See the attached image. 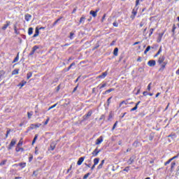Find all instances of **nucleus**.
<instances>
[{"instance_id": "nucleus-1", "label": "nucleus", "mask_w": 179, "mask_h": 179, "mask_svg": "<svg viewBox=\"0 0 179 179\" xmlns=\"http://www.w3.org/2000/svg\"><path fill=\"white\" fill-rule=\"evenodd\" d=\"M92 114H93V112L92 110H90L87 115L83 116V121H86V120H87L88 118H90V117L92 116Z\"/></svg>"}, {"instance_id": "nucleus-2", "label": "nucleus", "mask_w": 179, "mask_h": 179, "mask_svg": "<svg viewBox=\"0 0 179 179\" xmlns=\"http://www.w3.org/2000/svg\"><path fill=\"white\" fill-rule=\"evenodd\" d=\"M107 75H108V73L107 71H105L101 75L98 76L96 77V79H104V78H106V76H107Z\"/></svg>"}, {"instance_id": "nucleus-3", "label": "nucleus", "mask_w": 179, "mask_h": 179, "mask_svg": "<svg viewBox=\"0 0 179 179\" xmlns=\"http://www.w3.org/2000/svg\"><path fill=\"white\" fill-rule=\"evenodd\" d=\"M15 145H16V140L13 139L10 143V145H8V150H10V149H12V148H13V146H15Z\"/></svg>"}, {"instance_id": "nucleus-4", "label": "nucleus", "mask_w": 179, "mask_h": 179, "mask_svg": "<svg viewBox=\"0 0 179 179\" xmlns=\"http://www.w3.org/2000/svg\"><path fill=\"white\" fill-rule=\"evenodd\" d=\"M166 59V57L164 56H161L158 59V63L159 65H162L164 62V60Z\"/></svg>"}, {"instance_id": "nucleus-5", "label": "nucleus", "mask_w": 179, "mask_h": 179, "mask_svg": "<svg viewBox=\"0 0 179 179\" xmlns=\"http://www.w3.org/2000/svg\"><path fill=\"white\" fill-rule=\"evenodd\" d=\"M100 152H101V150H98V148H96L93 152H92V156L96 157L97 156Z\"/></svg>"}, {"instance_id": "nucleus-6", "label": "nucleus", "mask_w": 179, "mask_h": 179, "mask_svg": "<svg viewBox=\"0 0 179 179\" xmlns=\"http://www.w3.org/2000/svg\"><path fill=\"white\" fill-rule=\"evenodd\" d=\"M166 65H167V62H166L161 64V68L159 69L160 72H163V71H164V68H166Z\"/></svg>"}, {"instance_id": "nucleus-7", "label": "nucleus", "mask_w": 179, "mask_h": 179, "mask_svg": "<svg viewBox=\"0 0 179 179\" xmlns=\"http://www.w3.org/2000/svg\"><path fill=\"white\" fill-rule=\"evenodd\" d=\"M148 66H155V65H156V61H155V60H150L148 62Z\"/></svg>"}, {"instance_id": "nucleus-8", "label": "nucleus", "mask_w": 179, "mask_h": 179, "mask_svg": "<svg viewBox=\"0 0 179 179\" xmlns=\"http://www.w3.org/2000/svg\"><path fill=\"white\" fill-rule=\"evenodd\" d=\"M84 160H85V157H81L80 158H79L77 162L78 166H80V164L83 163Z\"/></svg>"}, {"instance_id": "nucleus-9", "label": "nucleus", "mask_w": 179, "mask_h": 179, "mask_svg": "<svg viewBox=\"0 0 179 179\" xmlns=\"http://www.w3.org/2000/svg\"><path fill=\"white\" fill-rule=\"evenodd\" d=\"M10 24V22L7 21L6 24H3V26L2 27V30H6V29H8V27Z\"/></svg>"}, {"instance_id": "nucleus-10", "label": "nucleus", "mask_w": 179, "mask_h": 179, "mask_svg": "<svg viewBox=\"0 0 179 179\" xmlns=\"http://www.w3.org/2000/svg\"><path fill=\"white\" fill-rule=\"evenodd\" d=\"M163 36H164V33H162L159 34L158 38L157 40V43H160L162 41V38H163Z\"/></svg>"}, {"instance_id": "nucleus-11", "label": "nucleus", "mask_w": 179, "mask_h": 179, "mask_svg": "<svg viewBox=\"0 0 179 179\" xmlns=\"http://www.w3.org/2000/svg\"><path fill=\"white\" fill-rule=\"evenodd\" d=\"M101 142H103V136H100L99 138L96 140L95 145H100Z\"/></svg>"}, {"instance_id": "nucleus-12", "label": "nucleus", "mask_w": 179, "mask_h": 179, "mask_svg": "<svg viewBox=\"0 0 179 179\" xmlns=\"http://www.w3.org/2000/svg\"><path fill=\"white\" fill-rule=\"evenodd\" d=\"M135 162V157L132 156L130 157V159H129V161L127 162V163L129 164H132V163Z\"/></svg>"}, {"instance_id": "nucleus-13", "label": "nucleus", "mask_w": 179, "mask_h": 179, "mask_svg": "<svg viewBox=\"0 0 179 179\" xmlns=\"http://www.w3.org/2000/svg\"><path fill=\"white\" fill-rule=\"evenodd\" d=\"M55 146H57V143L52 142L50 144V149H51V150H54V149H55Z\"/></svg>"}, {"instance_id": "nucleus-14", "label": "nucleus", "mask_w": 179, "mask_h": 179, "mask_svg": "<svg viewBox=\"0 0 179 179\" xmlns=\"http://www.w3.org/2000/svg\"><path fill=\"white\" fill-rule=\"evenodd\" d=\"M90 15H92V16H93V17H96V16H97V10L96 11L91 10L90 12Z\"/></svg>"}, {"instance_id": "nucleus-15", "label": "nucleus", "mask_w": 179, "mask_h": 179, "mask_svg": "<svg viewBox=\"0 0 179 179\" xmlns=\"http://www.w3.org/2000/svg\"><path fill=\"white\" fill-rule=\"evenodd\" d=\"M30 19H31V15H29V14L25 15V20H27V22H29Z\"/></svg>"}, {"instance_id": "nucleus-16", "label": "nucleus", "mask_w": 179, "mask_h": 179, "mask_svg": "<svg viewBox=\"0 0 179 179\" xmlns=\"http://www.w3.org/2000/svg\"><path fill=\"white\" fill-rule=\"evenodd\" d=\"M99 162H100V158H95L94 159V166H97V164H99Z\"/></svg>"}, {"instance_id": "nucleus-17", "label": "nucleus", "mask_w": 179, "mask_h": 179, "mask_svg": "<svg viewBox=\"0 0 179 179\" xmlns=\"http://www.w3.org/2000/svg\"><path fill=\"white\" fill-rule=\"evenodd\" d=\"M39 34V31H38V28H36V31L35 34H34L33 37L36 38L38 36Z\"/></svg>"}, {"instance_id": "nucleus-18", "label": "nucleus", "mask_w": 179, "mask_h": 179, "mask_svg": "<svg viewBox=\"0 0 179 179\" xmlns=\"http://www.w3.org/2000/svg\"><path fill=\"white\" fill-rule=\"evenodd\" d=\"M85 20H86V17L85 16H83L79 21V23H85Z\"/></svg>"}, {"instance_id": "nucleus-19", "label": "nucleus", "mask_w": 179, "mask_h": 179, "mask_svg": "<svg viewBox=\"0 0 179 179\" xmlns=\"http://www.w3.org/2000/svg\"><path fill=\"white\" fill-rule=\"evenodd\" d=\"M113 55L117 57V55H118V48H116L114 49V51H113Z\"/></svg>"}, {"instance_id": "nucleus-20", "label": "nucleus", "mask_w": 179, "mask_h": 179, "mask_svg": "<svg viewBox=\"0 0 179 179\" xmlns=\"http://www.w3.org/2000/svg\"><path fill=\"white\" fill-rule=\"evenodd\" d=\"M22 145H23V138H20V140L17 144V147L20 148V146H22Z\"/></svg>"}, {"instance_id": "nucleus-21", "label": "nucleus", "mask_w": 179, "mask_h": 179, "mask_svg": "<svg viewBox=\"0 0 179 179\" xmlns=\"http://www.w3.org/2000/svg\"><path fill=\"white\" fill-rule=\"evenodd\" d=\"M27 83V82H26V81H22V83H20V84L18 85V86H20V89H22V86H24V85H26Z\"/></svg>"}, {"instance_id": "nucleus-22", "label": "nucleus", "mask_w": 179, "mask_h": 179, "mask_svg": "<svg viewBox=\"0 0 179 179\" xmlns=\"http://www.w3.org/2000/svg\"><path fill=\"white\" fill-rule=\"evenodd\" d=\"M28 34L29 36H31V34H33V28L32 27L29 28Z\"/></svg>"}, {"instance_id": "nucleus-23", "label": "nucleus", "mask_w": 179, "mask_h": 179, "mask_svg": "<svg viewBox=\"0 0 179 179\" xmlns=\"http://www.w3.org/2000/svg\"><path fill=\"white\" fill-rule=\"evenodd\" d=\"M31 76H33V73L31 72H29L27 74V79H30V78H31Z\"/></svg>"}, {"instance_id": "nucleus-24", "label": "nucleus", "mask_w": 179, "mask_h": 179, "mask_svg": "<svg viewBox=\"0 0 179 179\" xmlns=\"http://www.w3.org/2000/svg\"><path fill=\"white\" fill-rule=\"evenodd\" d=\"M38 46H37V45H35V46H34L33 48H32V51L33 52H36V51H37V50H38Z\"/></svg>"}, {"instance_id": "nucleus-25", "label": "nucleus", "mask_w": 179, "mask_h": 179, "mask_svg": "<svg viewBox=\"0 0 179 179\" xmlns=\"http://www.w3.org/2000/svg\"><path fill=\"white\" fill-rule=\"evenodd\" d=\"M150 51V46H148L145 50L144 51V54H148Z\"/></svg>"}, {"instance_id": "nucleus-26", "label": "nucleus", "mask_w": 179, "mask_h": 179, "mask_svg": "<svg viewBox=\"0 0 179 179\" xmlns=\"http://www.w3.org/2000/svg\"><path fill=\"white\" fill-rule=\"evenodd\" d=\"M139 145V141H134V143H133V146H134V148H138Z\"/></svg>"}, {"instance_id": "nucleus-27", "label": "nucleus", "mask_w": 179, "mask_h": 179, "mask_svg": "<svg viewBox=\"0 0 179 179\" xmlns=\"http://www.w3.org/2000/svg\"><path fill=\"white\" fill-rule=\"evenodd\" d=\"M27 115H28L29 120H30V118H31V116L33 115V112H28Z\"/></svg>"}, {"instance_id": "nucleus-28", "label": "nucleus", "mask_w": 179, "mask_h": 179, "mask_svg": "<svg viewBox=\"0 0 179 179\" xmlns=\"http://www.w3.org/2000/svg\"><path fill=\"white\" fill-rule=\"evenodd\" d=\"M57 103H55V104H54L53 106L49 107V108L48 109V111H50V110H52V108H55V107H57Z\"/></svg>"}, {"instance_id": "nucleus-29", "label": "nucleus", "mask_w": 179, "mask_h": 179, "mask_svg": "<svg viewBox=\"0 0 179 179\" xmlns=\"http://www.w3.org/2000/svg\"><path fill=\"white\" fill-rule=\"evenodd\" d=\"M12 73L13 75H17L19 73V70L15 69Z\"/></svg>"}, {"instance_id": "nucleus-30", "label": "nucleus", "mask_w": 179, "mask_h": 179, "mask_svg": "<svg viewBox=\"0 0 179 179\" xmlns=\"http://www.w3.org/2000/svg\"><path fill=\"white\" fill-rule=\"evenodd\" d=\"M6 162H7L6 159L2 161V162L0 163V166H5V165L6 164Z\"/></svg>"}, {"instance_id": "nucleus-31", "label": "nucleus", "mask_w": 179, "mask_h": 179, "mask_svg": "<svg viewBox=\"0 0 179 179\" xmlns=\"http://www.w3.org/2000/svg\"><path fill=\"white\" fill-rule=\"evenodd\" d=\"M139 2H143V0H136V6H138V5H140Z\"/></svg>"}, {"instance_id": "nucleus-32", "label": "nucleus", "mask_w": 179, "mask_h": 179, "mask_svg": "<svg viewBox=\"0 0 179 179\" xmlns=\"http://www.w3.org/2000/svg\"><path fill=\"white\" fill-rule=\"evenodd\" d=\"M155 31V29L153 28H151L150 29V34H149V36L150 37V36H152L153 34V31Z\"/></svg>"}, {"instance_id": "nucleus-33", "label": "nucleus", "mask_w": 179, "mask_h": 179, "mask_svg": "<svg viewBox=\"0 0 179 179\" xmlns=\"http://www.w3.org/2000/svg\"><path fill=\"white\" fill-rule=\"evenodd\" d=\"M173 162L171 159H169L166 162L164 163V166H167V164H170Z\"/></svg>"}, {"instance_id": "nucleus-34", "label": "nucleus", "mask_w": 179, "mask_h": 179, "mask_svg": "<svg viewBox=\"0 0 179 179\" xmlns=\"http://www.w3.org/2000/svg\"><path fill=\"white\" fill-rule=\"evenodd\" d=\"M111 92H114V89L111 88L105 92V93H111Z\"/></svg>"}, {"instance_id": "nucleus-35", "label": "nucleus", "mask_w": 179, "mask_h": 179, "mask_svg": "<svg viewBox=\"0 0 179 179\" xmlns=\"http://www.w3.org/2000/svg\"><path fill=\"white\" fill-rule=\"evenodd\" d=\"M144 71H145V70L143 69V67H140V68L138 69V72H140V73H143Z\"/></svg>"}, {"instance_id": "nucleus-36", "label": "nucleus", "mask_w": 179, "mask_h": 179, "mask_svg": "<svg viewBox=\"0 0 179 179\" xmlns=\"http://www.w3.org/2000/svg\"><path fill=\"white\" fill-rule=\"evenodd\" d=\"M19 166H20L23 169L24 167H26V163H20Z\"/></svg>"}, {"instance_id": "nucleus-37", "label": "nucleus", "mask_w": 179, "mask_h": 179, "mask_svg": "<svg viewBox=\"0 0 179 179\" xmlns=\"http://www.w3.org/2000/svg\"><path fill=\"white\" fill-rule=\"evenodd\" d=\"M160 52H162V48H159V51L157 52V54L155 55V57H157V55H159Z\"/></svg>"}, {"instance_id": "nucleus-38", "label": "nucleus", "mask_w": 179, "mask_h": 179, "mask_svg": "<svg viewBox=\"0 0 179 179\" xmlns=\"http://www.w3.org/2000/svg\"><path fill=\"white\" fill-rule=\"evenodd\" d=\"M17 61H19V55H17V57L15 58L13 62H17Z\"/></svg>"}, {"instance_id": "nucleus-39", "label": "nucleus", "mask_w": 179, "mask_h": 179, "mask_svg": "<svg viewBox=\"0 0 179 179\" xmlns=\"http://www.w3.org/2000/svg\"><path fill=\"white\" fill-rule=\"evenodd\" d=\"M61 19H62V17H61L60 18H59V19H57L55 22H54V26H55V24H57V23L58 22H59V20H61Z\"/></svg>"}, {"instance_id": "nucleus-40", "label": "nucleus", "mask_w": 179, "mask_h": 179, "mask_svg": "<svg viewBox=\"0 0 179 179\" xmlns=\"http://www.w3.org/2000/svg\"><path fill=\"white\" fill-rule=\"evenodd\" d=\"M89 176H90V173H87V174H85V176H84V177H83V179H87V177H89Z\"/></svg>"}, {"instance_id": "nucleus-41", "label": "nucleus", "mask_w": 179, "mask_h": 179, "mask_svg": "<svg viewBox=\"0 0 179 179\" xmlns=\"http://www.w3.org/2000/svg\"><path fill=\"white\" fill-rule=\"evenodd\" d=\"M103 164H100L99 166H98V167H97V169H98V170H100V169H103Z\"/></svg>"}, {"instance_id": "nucleus-42", "label": "nucleus", "mask_w": 179, "mask_h": 179, "mask_svg": "<svg viewBox=\"0 0 179 179\" xmlns=\"http://www.w3.org/2000/svg\"><path fill=\"white\" fill-rule=\"evenodd\" d=\"M15 150H16V152H20V150L22 152H23V148H16Z\"/></svg>"}, {"instance_id": "nucleus-43", "label": "nucleus", "mask_w": 179, "mask_h": 179, "mask_svg": "<svg viewBox=\"0 0 179 179\" xmlns=\"http://www.w3.org/2000/svg\"><path fill=\"white\" fill-rule=\"evenodd\" d=\"M117 124H118V122H115V123L114 124V125L112 128L113 131H114V129H115V127H117Z\"/></svg>"}, {"instance_id": "nucleus-44", "label": "nucleus", "mask_w": 179, "mask_h": 179, "mask_svg": "<svg viewBox=\"0 0 179 179\" xmlns=\"http://www.w3.org/2000/svg\"><path fill=\"white\" fill-rule=\"evenodd\" d=\"M145 24H146V23L143 22H141L140 23V27H143V26H145Z\"/></svg>"}, {"instance_id": "nucleus-45", "label": "nucleus", "mask_w": 179, "mask_h": 179, "mask_svg": "<svg viewBox=\"0 0 179 179\" xmlns=\"http://www.w3.org/2000/svg\"><path fill=\"white\" fill-rule=\"evenodd\" d=\"M152 85V83H150L148 86V88H147V90H148V92H150V86Z\"/></svg>"}, {"instance_id": "nucleus-46", "label": "nucleus", "mask_w": 179, "mask_h": 179, "mask_svg": "<svg viewBox=\"0 0 179 179\" xmlns=\"http://www.w3.org/2000/svg\"><path fill=\"white\" fill-rule=\"evenodd\" d=\"M107 86V83H104L100 87L99 89H103V87H106Z\"/></svg>"}, {"instance_id": "nucleus-47", "label": "nucleus", "mask_w": 179, "mask_h": 179, "mask_svg": "<svg viewBox=\"0 0 179 179\" xmlns=\"http://www.w3.org/2000/svg\"><path fill=\"white\" fill-rule=\"evenodd\" d=\"M113 25L115 27H118V23H117V22H113Z\"/></svg>"}, {"instance_id": "nucleus-48", "label": "nucleus", "mask_w": 179, "mask_h": 179, "mask_svg": "<svg viewBox=\"0 0 179 179\" xmlns=\"http://www.w3.org/2000/svg\"><path fill=\"white\" fill-rule=\"evenodd\" d=\"M174 166H176V162H173L171 164V169L173 170V169H174Z\"/></svg>"}, {"instance_id": "nucleus-49", "label": "nucleus", "mask_w": 179, "mask_h": 179, "mask_svg": "<svg viewBox=\"0 0 179 179\" xmlns=\"http://www.w3.org/2000/svg\"><path fill=\"white\" fill-rule=\"evenodd\" d=\"M122 104H125V106H127V102H125V101H122L120 104V107H121Z\"/></svg>"}, {"instance_id": "nucleus-50", "label": "nucleus", "mask_w": 179, "mask_h": 179, "mask_svg": "<svg viewBox=\"0 0 179 179\" xmlns=\"http://www.w3.org/2000/svg\"><path fill=\"white\" fill-rule=\"evenodd\" d=\"M136 110H138L137 106H135L134 108H131L130 111H135Z\"/></svg>"}, {"instance_id": "nucleus-51", "label": "nucleus", "mask_w": 179, "mask_h": 179, "mask_svg": "<svg viewBox=\"0 0 179 179\" xmlns=\"http://www.w3.org/2000/svg\"><path fill=\"white\" fill-rule=\"evenodd\" d=\"M9 134H10V130H8L6 134V138H8V135H9Z\"/></svg>"}, {"instance_id": "nucleus-52", "label": "nucleus", "mask_w": 179, "mask_h": 179, "mask_svg": "<svg viewBox=\"0 0 179 179\" xmlns=\"http://www.w3.org/2000/svg\"><path fill=\"white\" fill-rule=\"evenodd\" d=\"M73 35H74L73 33H72V32L70 33V38H71V40H72V38L73 37Z\"/></svg>"}, {"instance_id": "nucleus-53", "label": "nucleus", "mask_w": 179, "mask_h": 179, "mask_svg": "<svg viewBox=\"0 0 179 179\" xmlns=\"http://www.w3.org/2000/svg\"><path fill=\"white\" fill-rule=\"evenodd\" d=\"M48 121H50V117H48L46 121L45 122L44 125H47V124H48Z\"/></svg>"}, {"instance_id": "nucleus-54", "label": "nucleus", "mask_w": 179, "mask_h": 179, "mask_svg": "<svg viewBox=\"0 0 179 179\" xmlns=\"http://www.w3.org/2000/svg\"><path fill=\"white\" fill-rule=\"evenodd\" d=\"M175 31H176V24H173V29H172V32L174 33Z\"/></svg>"}, {"instance_id": "nucleus-55", "label": "nucleus", "mask_w": 179, "mask_h": 179, "mask_svg": "<svg viewBox=\"0 0 179 179\" xmlns=\"http://www.w3.org/2000/svg\"><path fill=\"white\" fill-rule=\"evenodd\" d=\"M35 128H36V127L34 126V124H31V126H30L31 129H34Z\"/></svg>"}, {"instance_id": "nucleus-56", "label": "nucleus", "mask_w": 179, "mask_h": 179, "mask_svg": "<svg viewBox=\"0 0 179 179\" xmlns=\"http://www.w3.org/2000/svg\"><path fill=\"white\" fill-rule=\"evenodd\" d=\"M37 138H38V134H36L34 138V141H37Z\"/></svg>"}, {"instance_id": "nucleus-57", "label": "nucleus", "mask_w": 179, "mask_h": 179, "mask_svg": "<svg viewBox=\"0 0 179 179\" xmlns=\"http://www.w3.org/2000/svg\"><path fill=\"white\" fill-rule=\"evenodd\" d=\"M132 15L136 16V11H135V10H133Z\"/></svg>"}, {"instance_id": "nucleus-58", "label": "nucleus", "mask_w": 179, "mask_h": 179, "mask_svg": "<svg viewBox=\"0 0 179 179\" xmlns=\"http://www.w3.org/2000/svg\"><path fill=\"white\" fill-rule=\"evenodd\" d=\"M143 96H148V94H149L148 93V92L145 91L143 92Z\"/></svg>"}, {"instance_id": "nucleus-59", "label": "nucleus", "mask_w": 179, "mask_h": 179, "mask_svg": "<svg viewBox=\"0 0 179 179\" xmlns=\"http://www.w3.org/2000/svg\"><path fill=\"white\" fill-rule=\"evenodd\" d=\"M137 61H138V62H142V57H138L137 59Z\"/></svg>"}, {"instance_id": "nucleus-60", "label": "nucleus", "mask_w": 179, "mask_h": 179, "mask_svg": "<svg viewBox=\"0 0 179 179\" xmlns=\"http://www.w3.org/2000/svg\"><path fill=\"white\" fill-rule=\"evenodd\" d=\"M178 157V155L174 156L173 157L171 158V159L173 161L174 159H177Z\"/></svg>"}, {"instance_id": "nucleus-61", "label": "nucleus", "mask_w": 179, "mask_h": 179, "mask_svg": "<svg viewBox=\"0 0 179 179\" xmlns=\"http://www.w3.org/2000/svg\"><path fill=\"white\" fill-rule=\"evenodd\" d=\"M73 65H75V63H72V64L69 66V69H71V68H72V66H73Z\"/></svg>"}, {"instance_id": "nucleus-62", "label": "nucleus", "mask_w": 179, "mask_h": 179, "mask_svg": "<svg viewBox=\"0 0 179 179\" xmlns=\"http://www.w3.org/2000/svg\"><path fill=\"white\" fill-rule=\"evenodd\" d=\"M137 44H141V42L140 41H138V42H135L133 45H137Z\"/></svg>"}, {"instance_id": "nucleus-63", "label": "nucleus", "mask_w": 179, "mask_h": 179, "mask_svg": "<svg viewBox=\"0 0 179 179\" xmlns=\"http://www.w3.org/2000/svg\"><path fill=\"white\" fill-rule=\"evenodd\" d=\"M131 19L132 20H134V19H135V15H134L133 14L131 15Z\"/></svg>"}, {"instance_id": "nucleus-64", "label": "nucleus", "mask_w": 179, "mask_h": 179, "mask_svg": "<svg viewBox=\"0 0 179 179\" xmlns=\"http://www.w3.org/2000/svg\"><path fill=\"white\" fill-rule=\"evenodd\" d=\"M176 75H179V69H178L176 72Z\"/></svg>"}]
</instances>
